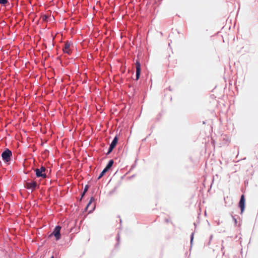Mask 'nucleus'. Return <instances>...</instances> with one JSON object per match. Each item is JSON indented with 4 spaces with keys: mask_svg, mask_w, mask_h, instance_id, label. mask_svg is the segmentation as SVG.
Here are the masks:
<instances>
[{
    "mask_svg": "<svg viewBox=\"0 0 258 258\" xmlns=\"http://www.w3.org/2000/svg\"><path fill=\"white\" fill-rule=\"evenodd\" d=\"M12 157V152L8 149H6L2 154V157L6 163H8Z\"/></svg>",
    "mask_w": 258,
    "mask_h": 258,
    "instance_id": "obj_2",
    "label": "nucleus"
},
{
    "mask_svg": "<svg viewBox=\"0 0 258 258\" xmlns=\"http://www.w3.org/2000/svg\"><path fill=\"white\" fill-rule=\"evenodd\" d=\"M51 258H54V257H53V256H52Z\"/></svg>",
    "mask_w": 258,
    "mask_h": 258,
    "instance_id": "obj_17",
    "label": "nucleus"
},
{
    "mask_svg": "<svg viewBox=\"0 0 258 258\" xmlns=\"http://www.w3.org/2000/svg\"><path fill=\"white\" fill-rule=\"evenodd\" d=\"M117 142H118V138H117V137H115L113 139V140L112 141L111 144L110 145V146H109V149H108V152H107V154H109L112 152L113 149L116 146V144L117 143Z\"/></svg>",
    "mask_w": 258,
    "mask_h": 258,
    "instance_id": "obj_4",
    "label": "nucleus"
},
{
    "mask_svg": "<svg viewBox=\"0 0 258 258\" xmlns=\"http://www.w3.org/2000/svg\"><path fill=\"white\" fill-rule=\"evenodd\" d=\"M233 219L234 221L235 224L236 225L237 222L236 219L234 216H233Z\"/></svg>",
    "mask_w": 258,
    "mask_h": 258,
    "instance_id": "obj_14",
    "label": "nucleus"
},
{
    "mask_svg": "<svg viewBox=\"0 0 258 258\" xmlns=\"http://www.w3.org/2000/svg\"><path fill=\"white\" fill-rule=\"evenodd\" d=\"M90 203H91V202H90V203L88 204V205H87V207L89 206V205L90 204Z\"/></svg>",
    "mask_w": 258,
    "mask_h": 258,
    "instance_id": "obj_16",
    "label": "nucleus"
},
{
    "mask_svg": "<svg viewBox=\"0 0 258 258\" xmlns=\"http://www.w3.org/2000/svg\"><path fill=\"white\" fill-rule=\"evenodd\" d=\"M60 229H61V227L59 226H57L54 229V231L52 233V234L55 237L56 239L57 240L59 239L60 238Z\"/></svg>",
    "mask_w": 258,
    "mask_h": 258,
    "instance_id": "obj_5",
    "label": "nucleus"
},
{
    "mask_svg": "<svg viewBox=\"0 0 258 258\" xmlns=\"http://www.w3.org/2000/svg\"><path fill=\"white\" fill-rule=\"evenodd\" d=\"M72 47H73V45L71 42H66L63 48V52L70 54L72 53Z\"/></svg>",
    "mask_w": 258,
    "mask_h": 258,
    "instance_id": "obj_3",
    "label": "nucleus"
},
{
    "mask_svg": "<svg viewBox=\"0 0 258 258\" xmlns=\"http://www.w3.org/2000/svg\"><path fill=\"white\" fill-rule=\"evenodd\" d=\"M24 186L28 189H31L32 191L35 190L36 188L39 187V185L37 183L36 181L33 180H28L25 181Z\"/></svg>",
    "mask_w": 258,
    "mask_h": 258,
    "instance_id": "obj_1",
    "label": "nucleus"
},
{
    "mask_svg": "<svg viewBox=\"0 0 258 258\" xmlns=\"http://www.w3.org/2000/svg\"><path fill=\"white\" fill-rule=\"evenodd\" d=\"M239 206L241 209V213H242L245 208V198L243 195L241 196Z\"/></svg>",
    "mask_w": 258,
    "mask_h": 258,
    "instance_id": "obj_6",
    "label": "nucleus"
},
{
    "mask_svg": "<svg viewBox=\"0 0 258 258\" xmlns=\"http://www.w3.org/2000/svg\"><path fill=\"white\" fill-rule=\"evenodd\" d=\"M39 170L41 171L42 173H45L46 171V168L44 166H41L40 169H39Z\"/></svg>",
    "mask_w": 258,
    "mask_h": 258,
    "instance_id": "obj_12",
    "label": "nucleus"
},
{
    "mask_svg": "<svg viewBox=\"0 0 258 258\" xmlns=\"http://www.w3.org/2000/svg\"><path fill=\"white\" fill-rule=\"evenodd\" d=\"M136 80L139 79L141 73V66L139 62H136Z\"/></svg>",
    "mask_w": 258,
    "mask_h": 258,
    "instance_id": "obj_8",
    "label": "nucleus"
},
{
    "mask_svg": "<svg viewBox=\"0 0 258 258\" xmlns=\"http://www.w3.org/2000/svg\"><path fill=\"white\" fill-rule=\"evenodd\" d=\"M108 170H107L106 168H105L104 169V170L100 174L99 176L98 177V179H100Z\"/></svg>",
    "mask_w": 258,
    "mask_h": 258,
    "instance_id": "obj_10",
    "label": "nucleus"
},
{
    "mask_svg": "<svg viewBox=\"0 0 258 258\" xmlns=\"http://www.w3.org/2000/svg\"><path fill=\"white\" fill-rule=\"evenodd\" d=\"M113 164V161L112 160H110L105 168L107 170H109L112 167Z\"/></svg>",
    "mask_w": 258,
    "mask_h": 258,
    "instance_id": "obj_9",
    "label": "nucleus"
},
{
    "mask_svg": "<svg viewBox=\"0 0 258 258\" xmlns=\"http://www.w3.org/2000/svg\"><path fill=\"white\" fill-rule=\"evenodd\" d=\"M193 239H194V233H192V234L191 235V237H190V243H191V244L192 242Z\"/></svg>",
    "mask_w": 258,
    "mask_h": 258,
    "instance_id": "obj_13",
    "label": "nucleus"
},
{
    "mask_svg": "<svg viewBox=\"0 0 258 258\" xmlns=\"http://www.w3.org/2000/svg\"><path fill=\"white\" fill-rule=\"evenodd\" d=\"M36 172V175L37 177H42V178H45L46 177V174L45 173H42L41 171L39 170L38 168H36L34 170Z\"/></svg>",
    "mask_w": 258,
    "mask_h": 258,
    "instance_id": "obj_7",
    "label": "nucleus"
},
{
    "mask_svg": "<svg viewBox=\"0 0 258 258\" xmlns=\"http://www.w3.org/2000/svg\"><path fill=\"white\" fill-rule=\"evenodd\" d=\"M9 3L8 0H0V4L5 5Z\"/></svg>",
    "mask_w": 258,
    "mask_h": 258,
    "instance_id": "obj_11",
    "label": "nucleus"
},
{
    "mask_svg": "<svg viewBox=\"0 0 258 258\" xmlns=\"http://www.w3.org/2000/svg\"><path fill=\"white\" fill-rule=\"evenodd\" d=\"M87 187H86L85 189H84V192L83 194V196L85 194V193L87 191Z\"/></svg>",
    "mask_w": 258,
    "mask_h": 258,
    "instance_id": "obj_15",
    "label": "nucleus"
}]
</instances>
